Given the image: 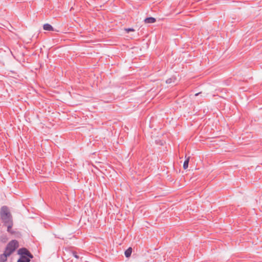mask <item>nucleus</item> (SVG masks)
I'll return each mask as SVG.
<instances>
[{
	"label": "nucleus",
	"mask_w": 262,
	"mask_h": 262,
	"mask_svg": "<svg viewBox=\"0 0 262 262\" xmlns=\"http://www.w3.org/2000/svg\"><path fill=\"white\" fill-rule=\"evenodd\" d=\"M0 215L4 223L12 221L11 214L8 208L6 206H4L1 208Z\"/></svg>",
	"instance_id": "1"
},
{
	"label": "nucleus",
	"mask_w": 262,
	"mask_h": 262,
	"mask_svg": "<svg viewBox=\"0 0 262 262\" xmlns=\"http://www.w3.org/2000/svg\"><path fill=\"white\" fill-rule=\"evenodd\" d=\"M7 246L8 247V249L11 250L14 249V251L19 246L18 242L16 240H12L7 244Z\"/></svg>",
	"instance_id": "2"
},
{
	"label": "nucleus",
	"mask_w": 262,
	"mask_h": 262,
	"mask_svg": "<svg viewBox=\"0 0 262 262\" xmlns=\"http://www.w3.org/2000/svg\"><path fill=\"white\" fill-rule=\"evenodd\" d=\"M28 252L29 251L25 248H20L18 250V254L20 255L21 256H26L27 254L28 253Z\"/></svg>",
	"instance_id": "3"
},
{
	"label": "nucleus",
	"mask_w": 262,
	"mask_h": 262,
	"mask_svg": "<svg viewBox=\"0 0 262 262\" xmlns=\"http://www.w3.org/2000/svg\"><path fill=\"white\" fill-rule=\"evenodd\" d=\"M156 21V18H155L154 17H147L144 19V22L146 24H152V23H155Z\"/></svg>",
	"instance_id": "4"
},
{
	"label": "nucleus",
	"mask_w": 262,
	"mask_h": 262,
	"mask_svg": "<svg viewBox=\"0 0 262 262\" xmlns=\"http://www.w3.org/2000/svg\"><path fill=\"white\" fill-rule=\"evenodd\" d=\"M4 224H5L6 226H7V231L10 233H12L11 229L13 226L12 221H10L9 222H5Z\"/></svg>",
	"instance_id": "5"
},
{
	"label": "nucleus",
	"mask_w": 262,
	"mask_h": 262,
	"mask_svg": "<svg viewBox=\"0 0 262 262\" xmlns=\"http://www.w3.org/2000/svg\"><path fill=\"white\" fill-rule=\"evenodd\" d=\"M30 260L29 258L25 256H20V258L17 260V262H30Z\"/></svg>",
	"instance_id": "6"
},
{
	"label": "nucleus",
	"mask_w": 262,
	"mask_h": 262,
	"mask_svg": "<svg viewBox=\"0 0 262 262\" xmlns=\"http://www.w3.org/2000/svg\"><path fill=\"white\" fill-rule=\"evenodd\" d=\"M43 28L45 30L47 31H53V27L49 24H46L43 25Z\"/></svg>",
	"instance_id": "7"
},
{
	"label": "nucleus",
	"mask_w": 262,
	"mask_h": 262,
	"mask_svg": "<svg viewBox=\"0 0 262 262\" xmlns=\"http://www.w3.org/2000/svg\"><path fill=\"white\" fill-rule=\"evenodd\" d=\"M14 252L13 249H8V247L6 246L4 253L6 254L8 256H9Z\"/></svg>",
	"instance_id": "8"
},
{
	"label": "nucleus",
	"mask_w": 262,
	"mask_h": 262,
	"mask_svg": "<svg viewBox=\"0 0 262 262\" xmlns=\"http://www.w3.org/2000/svg\"><path fill=\"white\" fill-rule=\"evenodd\" d=\"M8 256L4 253L0 255V262H5L7 259Z\"/></svg>",
	"instance_id": "9"
},
{
	"label": "nucleus",
	"mask_w": 262,
	"mask_h": 262,
	"mask_svg": "<svg viewBox=\"0 0 262 262\" xmlns=\"http://www.w3.org/2000/svg\"><path fill=\"white\" fill-rule=\"evenodd\" d=\"M132 252V248L131 247L128 248L125 251V255L126 257H129Z\"/></svg>",
	"instance_id": "10"
},
{
	"label": "nucleus",
	"mask_w": 262,
	"mask_h": 262,
	"mask_svg": "<svg viewBox=\"0 0 262 262\" xmlns=\"http://www.w3.org/2000/svg\"><path fill=\"white\" fill-rule=\"evenodd\" d=\"M189 161V157H188L184 162L183 168L186 169L188 167V163Z\"/></svg>",
	"instance_id": "11"
},
{
	"label": "nucleus",
	"mask_w": 262,
	"mask_h": 262,
	"mask_svg": "<svg viewBox=\"0 0 262 262\" xmlns=\"http://www.w3.org/2000/svg\"><path fill=\"white\" fill-rule=\"evenodd\" d=\"M72 255L75 257L77 259H79V255L77 254V252H75V251H72Z\"/></svg>",
	"instance_id": "12"
},
{
	"label": "nucleus",
	"mask_w": 262,
	"mask_h": 262,
	"mask_svg": "<svg viewBox=\"0 0 262 262\" xmlns=\"http://www.w3.org/2000/svg\"><path fill=\"white\" fill-rule=\"evenodd\" d=\"M26 256L31 258H32L33 257L32 254L29 251L28 252V253L27 254Z\"/></svg>",
	"instance_id": "13"
},
{
	"label": "nucleus",
	"mask_w": 262,
	"mask_h": 262,
	"mask_svg": "<svg viewBox=\"0 0 262 262\" xmlns=\"http://www.w3.org/2000/svg\"><path fill=\"white\" fill-rule=\"evenodd\" d=\"M126 31L127 32H129L130 31H134V29H133V28H128V29H126Z\"/></svg>",
	"instance_id": "14"
},
{
	"label": "nucleus",
	"mask_w": 262,
	"mask_h": 262,
	"mask_svg": "<svg viewBox=\"0 0 262 262\" xmlns=\"http://www.w3.org/2000/svg\"><path fill=\"white\" fill-rule=\"evenodd\" d=\"M202 93L201 92H200V93H196L195 94V96H198L199 95L201 94Z\"/></svg>",
	"instance_id": "15"
},
{
	"label": "nucleus",
	"mask_w": 262,
	"mask_h": 262,
	"mask_svg": "<svg viewBox=\"0 0 262 262\" xmlns=\"http://www.w3.org/2000/svg\"><path fill=\"white\" fill-rule=\"evenodd\" d=\"M166 82H167V83H170V79H168V80L166 81Z\"/></svg>",
	"instance_id": "16"
}]
</instances>
